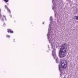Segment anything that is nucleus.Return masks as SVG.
I'll use <instances>...</instances> for the list:
<instances>
[{
    "mask_svg": "<svg viewBox=\"0 0 78 78\" xmlns=\"http://www.w3.org/2000/svg\"><path fill=\"white\" fill-rule=\"evenodd\" d=\"M75 18L76 19V20H78V16H75Z\"/></svg>",
    "mask_w": 78,
    "mask_h": 78,
    "instance_id": "1a4fd4ad",
    "label": "nucleus"
},
{
    "mask_svg": "<svg viewBox=\"0 0 78 78\" xmlns=\"http://www.w3.org/2000/svg\"><path fill=\"white\" fill-rule=\"evenodd\" d=\"M53 6H54V4H53Z\"/></svg>",
    "mask_w": 78,
    "mask_h": 78,
    "instance_id": "6ab92c4d",
    "label": "nucleus"
},
{
    "mask_svg": "<svg viewBox=\"0 0 78 78\" xmlns=\"http://www.w3.org/2000/svg\"><path fill=\"white\" fill-rule=\"evenodd\" d=\"M1 12V9H0V19L1 20H2V21L3 22L4 21V19H3V18H2V14H1V12Z\"/></svg>",
    "mask_w": 78,
    "mask_h": 78,
    "instance_id": "20e7f679",
    "label": "nucleus"
},
{
    "mask_svg": "<svg viewBox=\"0 0 78 78\" xmlns=\"http://www.w3.org/2000/svg\"><path fill=\"white\" fill-rule=\"evenodd\" d=\"M43 25H44V22H43Z\"/></svg>",
    "mask_w": 78,
    "mask_h": 78,
    "instance_id": "f3484780",
    "label": "nucleus"
},
{
    "mask_svg": "<svg viewBox=\"0 0 78 78\" xmlns=\"http://www.w3.org/2000/svg\"><path fill=\"white\" fill-rule=\"evenodd\" d=\"M52 48V47L51 48Z\"/></svg>",
    "mask_w": 78,
    "mask_h": 78,
    "instance_id": "412c9836",
    "label": "nucleus"
},
{
    "mask_svg": "<svg viewBox=\"0 0 78 78\" xmlns=\"http://www.w3.org/2000/svg\"><path fill=\"white\" fill-rule=\"evenodd\" d=\"M60 64L58 65L59 70L60 71H61V67H62V68L64 69H66L67 67V61L65 60L61 59L60 61Z\"/></svg>",
    "mask_w": 78,
    "mask_h": 78,
    "instance_id": "f03ea898",
    "label": "nucleus"
},
{
    "mask_svg": "<svg viewBox=\"0 0 78 78\" xmlns=\"http://www.w3.org/2000/svg\"><path fill=\"white\" fill-rule=\"evenodd\" d=\"M8 33H14V32H13V31L11 30L10 29L9 30V29H8Z\"/></svg>",
    "mask_w": 78,
    "mask_h": 78,
    "instance_id": "0eeeda50",
    "label": "nucleus"
},
{
    "mask_svg": "<svg viewBox=\"0 0 78 78\" xmlns=\"http://www.w3.org/2000/svg\"><path fill=\"white\" fill-rule=\"evenodd\" d=\"M10 16L11 17V15H10Z\"/></svg>",
    "mask_w": 78,
    "mask_h": 78,
    "instance_id": "aec40b11",
    "label": "nucleus"
},
{
    "mask_svg": "<svg viewBox=\"0 0 78 78\" xmlns=\"http://www.w3.org/2000/svg\"><path fill=\"white\" fill-rule=\"evenodd\" d=\"M4 1L6 2H8L9 1V0H4Z\"/></svg>",
    "mask_w": 78,
    "mask_h": 78,
    "instance_id": "9b49d317",
    "label": "nucleus"
},
{
    "mask_svg": "<svg viewBox=\"0 0 78 78\" xmlns=\"http://www.w3.org/2000/svg\"><path fill=\"white\" fill-rule=\"evenodd\" d=\"M52 2L53 3V4H54V3H53V0H52Z\"/></svg>",
    "mask_w": 78,
    "mask_h": 78,
    "instance_id": "dca6fc26",
    "label": "nucleus"
},
{
    "mask_svg": "<svg viewBox=\"0 0 78 78\" xmlns=\"http://www.w3.org/2000/svg\"><path fill=\"white\" fill-rule=\"evenodd\" d=\"M52 56H53L54 58L56 60V63H58L59 62V60L58 58V57L56 56V52H55V49L54 48L52 51Z\"/></svg>",
    "mask_w": 78,
    "mask_h": 78,
    "instance_id": "7ed1b4c3",
    "label": "nucleus"
},
{
    "mask_svg": "<svg viewBox=\"0 0 78 78\" xmlns=\"http://www.w3.org/2000/svg\"><path fill=\"white\" fill-rule=\"evenodd\" d=\"M55 16H56V13L55 14Z\"/></svg>",
    "mask_w": 78,
    "mask_h": 78,
    "instance_id": "a211bd4d",
    "label": "nucleus"
},
{
    "mask_svg": "<svg viewBox=\"0 0 78 78\" xmlns=\"http://www.w3.org/2000/svg\"><path fill=\"white\" fill-rule=\"evenodd\" d=\"M50 33L49 31H48V34H47V36L48 39L49 41V42L50 41V40L49 39V37L50 36Z\"/></svg>",
    "mask_w": 78,
    "mask_h": 78,
    "instance_id": "39448f33",
    "label": "nucleus"
},
{
    "mask_svg": "<svg viewBox=\"0 0 78 78\" xmlns=\"http://www.w3.org/2000/svg\"><path fill=\"white\" fill-rule=\"evenodd\" d=\"M67 44L65 43L62 44L60 48V50L58 51V56L60 58H64L66 56L67 53Z\"/></svg>",
    "mask_w": 78,
    "mask_h": 78,
    "instance_id": "f257e3e1",
    "label": "nucleus"
},
{
    "mask_svg": "<svg viewBox=\"0 0 78 78\" xmlns=\"http://www.w3.org/2000/svg\"><path fill=\"white\" fill-rule=\"evenodd\" d=\"M7 37H10V36L9 35V36L7 35Z\"/></svg>",
    "mask_w": 78,
    "mask_h": 78,
    "instance_id": "4468645a",
    "label": "nucleus"
},
{
    "mask_svg": "<svg viewBox=\"0 0 78 78\" xmlns=\"http://www.w3.org/2000/svg\"><path fill=\"white\" fill-rule=\"evenodd\" d=\"M3 17H5V20H6V16H5V15H3Z\"/></svg>",
    "mask_w": 78,
    "mask_h": 78,
    "instance_id": "f8f14e48",
    "label": "nucleus"
},
{
    "mask_svg": "<svg viewBox=\"0 0 78 78\" xmlns=\"http://www.w3.org/2000/svg\"><path fill=\"white\" fill-rule=\"evenodd\" d=\"M78 11H77V10H74L73 12H74V13H77V12Z\"/></svg>",
    "mask_w": 78,
    "mask_h": 78,
    "instance_id": "9d476101",
    "label": "nucleus"
},
{
    "mask_svg": "<svg viewBox=\"0 0 78 78\" xmlns=\"http://www.w3.org/2000/svg\"><path fill=\"white\" fill-rule=\"evenodd\" d=\"M51 27V26L49 24V28H50Z\"/></svg>",
    "mask_w": 78,
    "mask_h": 78,
    "instance_id": "2eb2a0df",
    "label": "nucleus"
},
{
    "mask_svg": "<svg viewBox=\"0 0 78 78\" xmlns=\"http://www.w3.org/2000/svg\"><path fill=\"white\" fill-rule=\"evenodd\" d=\"M5 6L6 9H7V10L8 11H9V12L10 13H11V11L9 9H8V7L6 5H5Z\"/></svg>",
    "mask_w": 78,
    "mask_h": 78,
    "instance_id": "423d86ee",
    "label": "nucleus"
},
{
    "mask_svg": "<svg viewBox=\"0 0 78 78\" xmlns=\"http://www.w3.org/2000/svg\"><path fill=\"white\" fill-rule=\"evenodd\" d=\"M52 19H53V17L51 16L50 18V21H52Z\"/></svg>",
    "mask_w": 78,
    "mask_h": 78,
    "instance_id": "6e6552de",
    "label": "nucleus"
},
{
    "mask_svg": "<svg viewBox=\"0 0 78 78\" xmlns=\"http://www.w3.org/2000/svg\"><path fill=\"white\" fill-rule=\"evenodd\" d=\"M54 9H55V7H52V9L53 10H54Z\"/></svg>",
    "mask_w": 78,
    "mask_h": 78,
    "instance_id": "ddd939ff",
    "label": "nucleus"
}]
</instances>
